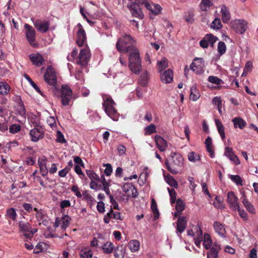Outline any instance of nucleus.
I'll list each match as a JSON object with an SVG mask.
<instances>
[{"instance_id": "f257e3e1", "label": "nucleus", "mask_w": 258, "mask_h": 258, "mask_svg": "<svg viewBox=\"0 0 258 258\" xmlns=\"http://www.w3.org/2000/svg\"><path fill=\"white\" fill-rule=\"evenodd\" d=\"M134 39L132 37L125 34L120 38L116 43V48L119 52H130L129 67L135 74L140 73L142 68L141 59L139 51L133 45Z\"/></svg>"}, {"instance_id": "f03ea898", "label": "nucleus", "mask_w": 258, "mask_h": 258, "mask_svg": "<svg viewBox=\"0 0 258 258\" xmlns=\"http://www.w3.org/2000/svg\"><path fill=\"white\" fill-rule=\"evenodd\" d=\"M45 81L52 87V91L55 95L60 93V97L63 106L69 105V103L72 99L73 92L71 88L67 84L61 86L59 91L57 87V77L55 71L50 66H49L44 75Z\"/></svg>"}, {"instance_id": "7ed1b4c3", "label": "nucleus", "mask_w": 258, "mask_h": 258, "mask_svg": "<svg viewBox=\"0 0 258 258\" xmlns=\"http://www.w3.org/2000/svg\"><path fill=\"white\" fill-rule=\"evenodd\" d=\"M165 163L167 169L171 173L176 174L178 173L183 165V158L181 154L172 152L170 157L165 160Z\"/></svg>"}, {"instance_id": "20e7f679", "label": "nucleus", "mask_w": 258, "mask_h": 258, "mask_svg": "<svg viewBox=\"0 0 258 258\" xmlns=\"http://www.w3.org/2000/svg\"><path fill=\"white\" fill-rule=\"evenodd\" d=\"M103 107L105 113L114 121H117L119 119V113L115 109L116 104L111 97L108 95L103 96Z\"/></svg>"}, {"instance_id": "39448f33", "label": "nucleus", "mask_w": 258, "mask_h": 258, "mask_svg": "<svg viewBox=\"0 0 258 258\" xmlns=\"http://www.w3.org/2000/svg\"><path fill=\"white\" fill-rule=\"evenodd\" d=\"M25 36L29 43L33 47H37L38 44L36 42V31L34 28L28 24H25Z\"/></svg>"}, {"instance_id": "423d86ee", "label": "nucleus", "mask_w": 258, "mask_h": 258, "mask_svg": "<svg viewBox=\"0 0 258 258\" xmlns=\"http://www.w3.org/2000/svg\"><path fill=\"white\" fill-rule=\"evenodd\" d=\"M110 179H106L104 175H101V177L98 176V188H102L105 193L109 196L110 201L111 204L116 202L113 197L110 194V190L109 188V186H110Z\"/></svg>"}, {"instance_id": "0eeeda50", "label": "nucleus", "mask_w": 258, "mask_h": 258, "mask_svg": "<svg viewBox=\"0 0 258 258\" xmlns=\"http://www.w3.org/2000/svg\"><path fill=\"white\" fill-rule=\"evenodd\" d=\"M20 232L27 238H31L37 231L36 228H32L31 224L27 222L20 221L19 223Z\"/></svg>"}, {"instance_id": "6e6552de", "label": "nucleus", "mask_w": 258, "mask_h": 258, "mask_svg": "<svg viewBox=\"0 0 258 258\" xmlns=\"http://www.w3.org/2000/svg\"><path fill=\"white\" fill-rule=\"evenodd\" d=\"M205 63L203 58H195L190 66V69L196 74L201 75L204 73Z\"/></svg>"}, {"instance_id": "1a4fd4ad", "label": "nucleus", "mask_w": 258, "mask_h": 258, "mask_svg": "<svg viewBox=\"0 0 258 258\" xmlns=\"http://www.w3.org/2000/svg\"><path fill=\"white\" fill-rule=\"evenodd\" d=\"M218 37L210 33L206 34L204 38L200 42V46L204 48H207L210 45L211 47L214 46V43L217 41Z\"/></svg>"}, {"instance_id": "9d476101", "label": "nucleus", "mask_w": 258, "mask_h": 258, "mask_svg": "<svg viewBox=\"0 0 258 258\" xmlns=\"http://www.w3.org/2000/svg\"><path fill=\"white\" fill-rule=\"evenodd\" d=\"M33 23L34 27L39 32L45 33L49 30L50 22L48 21L37 19L33 21Z\"/></svg>"}, {"instance_id": "9b49d317", "label": "nucleus", "mask_w": 258, "mask_h": 258, "mask_svg": "<svg viewBox=\"0 0 258 258\" xmlns=\"http://www.w3.org/2000/svg\"><path fill=\"white\" fill-rule=\"evenodd\" d=\"M238 200L234 192L230 191L227 193V202L229 204V208L233 211H236V209L239 206Z\"/></svg>"}, {"instance_id": "f8f14e48", "label": "nucleus", "mask_w": 258, "mask_h": 258, "mask_svg": "<svg viewBox=\"0 0 258 258\" xmlns=\"http://www.w3.org/2000/svg\"><path fill=\"white\" fill-rule=\"evenodd\" d=\"M29 134L31 141L36 142L44 137V132L41 126H38L30 130Z\"/></svg>"}, {"instance_id": "ddd939ff", "label": "nucleus", "mask_w": 258, "mask_h": 258, "mask_svg": "<svg viewBox=\"0 0 258 258\" xmlns=\"http://www.w3.org/2000/svg\"><path fill=\"white\" fill-rule=\"evenodd\" d=\"M232 27L237 33L242 34L247 28V22L243 20H236L233 22Z\"/></svg>"}, {"instance_id": "4468645a", "label": "nucleus", "mask_w": 258, "mask_h": 258, "mask_svg": "<svg viewBox=\"0 0 258 258\" xmlns=\"http://www.w3.org/2000/svg\"><path fill=\"white\" fill-rule=\"evenodd\" d=\"M89 59V53L88 50L87 49H82L77 58L76 62L82 66H85L87 63Z\"/></svg>"}, {"instance_id": "2eb2a0df", "label": "nucleus", "mask_w": 258, "mask_h": 258, "mask_svg": "<svg viewBox=\"0 0 258 258\" xmlns=\"http://www.w3.org/2000/svg\"><path fill=\"white\" fill-rule=\"evenodd\" d=\"M123 190L127 195V197L136 198L138 196L137 189L135 185L130 183H126L123 186Z\"/></svg>"}, {"instance_id": "dca6fc26", "label": "nucleus", "mask_w": 258, "mask_h": 258, "mask_svg": "<svg viewBox=\"0 0 258 258\" xmlns=\"http://www.w3.org/2000/svg\"><path fill=\"white\" fill-rule=\"evenodd\" d=\"M130 8V12L132 15L135 17L142 19L144 17V14L140 8V6L136 4H131L130 6H128Z\"/></svg>"}, {"instance_id": "f3484780", "label": "nucleus", "mask_w": 258, "mask_h": 258, "mask_svg": "<svg viewBox=\"0 0 258 258\" xmlns=\"http://www.w3.org/2000/svg\"><path fill=\"white\" fill-rule=\"evenodd\" d=\"M29 57L33 64L37 67L41 66L44 61L42 56L39 53L32 54Z\"/></svg>"}, {"instance_id": "a211bd4d", "label": "nucleus", "mask_w": 258, "mask_h": 258, "mask_svg": "<svg viewBox=\"0 0 258 258\" xmlns=\"http://www.w3.org/2000/svg\"><path fill=\"white\" fill-rule=\"evenodd\" d=\"M213 227L215 232L221 237L224 238L226 237V231L224 224L216 221L213 224Z\"/></svg>"}, {"instance_id": "6ab92c4d", "label": "nucleus", "mask_w": 258, "mask_h": 258, "mask_svg": "<svg viewBox=\"0 0 258 258\" xmlns=\"http://www.w3.org/2000/svg\"><path fill=\"white\" fill-rule=\"evenodd\" d=\"M155 142L158 148L161 152H164L166 150L167 147V143L165 140L159 135L155 136Z\"/></svg>"}, {"instance_id": "aec40b11", "label": "nucleus", "mask_w": 258, "mask_h": 258, "mask_svg": "<svg viewBox=\"0 0 258 258\" xmlns=\"http://www.w3.org/2000/svg\"><path fill=\"white\" fill-rule=\"evenodd\" d=\"M161 81L162 83L168 84L173 80V72L171 69H168L160 75Z\"/></svg>"}, {"instance_id": "412c9836", "label": "nucleus", "mask_w": 258, "mask_h": 258, "mask_svg": "<svg viewBox=\"0 0 258 258\" xmlns=\"http://www.w3.org/2000/svg\"><path fill=\"white\" fill-rule=\"evenodd\" d=\"M126 246L120 244L114 248V256L115 258H123L125 253Z\"/></svg>"}, {"instance_id": "4be33fe9", "label": "nucleus", "mask_w": 258, "mask_h": 258, "mask_svg": "<svg viewBox=\"0 0 258 258\" xmlns=\"http://www.w3.org/2000/svg\"><path fill=\"white\" fill-rule=\"evenodd\" d=\"M187 221L184 216L179 217L177 221V231L180 233L184 231L186 227Z\"/></svg>"}, {"instance_id": "5701e85b", "label": "nucleus", "mask_w": 258, "mask_h": 258, "mask_svg": "<svg viewBox=\"0 0 258 258\" xmlns=\"http://www.w3.org/2000/svg\"><path fill=\"white\" fill-rule=\"evenodd\" d=\"M86 35L84 30H81L77 32V39L76 43L78 46L82 47L86 42Z\"/></svg>"}, {"instance_id": "b1692460", "label": "nucleus", "mask_w": 258, "mask_h": 258, "mask_svg": "<svg viewBox=\"0 0 258 258\" xmlns=\"http://www.w3.org/2000/svg\"><path fill=\"white\" fill-rule=\"evenodd\" d=\"M87 174L91 180L90 187L93 189H97V174L92 170H87Z\"/></svg>"}, {"instance_id": "393cba45", "label": "nucleus", "mask_w": 258, "mask_h": 258, "mask_svg": "<svg viewBox=\"0 0 258 258\" xmlns=\"http://www.w3.org/2000/svg\"><path fill=\"white\" fill-rule=\"evenodd\" d=\"M222 20L223 23H227L230 19V14L228 9L224 5L222 6L221 9Z\"/></svg>"}, {"instance_id": "a878e982", "label": "nucleus", "mask_w": 258, "mask_h": 258, "mask_svg": "<svg viewBox=\"0 0 258 258\" xmlns=\"http://www.w3.org/2000/svg\"><path fill=\"white\" fill-rule=\"evenodd\" d=\"M220 249V245L214 244L207 253V258H217L219 250Z\"/></svg>"}, {"instance_id": "bb28decb", "label": "nucleus", "mask_w": 258, "mask_h": 258, "mask_svg": "<svg viewBox=\"0 0 258 258\" xmlns=\"http://www.w3.org/2000/svg\"><path fill=\"white\" fill-rule=\"evenodd\" d=\"M235 128L239 127L242 130L246 126V121L240 117H235L232 119Z\"/></svg>"}, {"instance_id": "cd10ccee", "label": "nucleus", "mask_w": 258, "mask_h": 258, "mask_svg": "<svg viewBox=\"0 0 258 258\" xmlns=\"http://www.w3.org/2000/svg\"><path fill=\"white\" fill-rule=\"evenodd\" d=\"M82 195L84 197V199L86 201L90 208H92V206L94 205L95 202H96L94 199L89 193L88 190L83 191Z\"/></svg>"}, {"instance_id": "c85d7f7f", "label": "nucleus", "mask_w": 258, "mask_h": 258, "mask_svg": "<svg viewBox=\"0 0 258 258\" xmlns=\"http://www.w3.org/2000/svg\"><path fill=\"white\" fill-rule=\"evenodd\" d=\"M203 246L206 249L211 248L212 245V240L209 234L205 233L203 238Z\"/></svg>"}, {"instance_id": "c756f323", "label": "nucleus", "mask_w": 258, "mask_h": 258, "mask_svg": "<svg viewBox=\"0 0 258 258\" xmlns=\"http://www.w3.org/2000/svg\"><path fill=\"white\" fill-rule=\"evenodd\" d=\"M101 248L104 253L109 254L113 251L114 245L111 242H106L101 246Z\"/></svg>"}, {"instance_id": "7c9ffc66", "label": "nucleus", "mask_w": 258, "mask_h": 258, "mask_svg": "<svg viewBox=\"0 0 258 258\" xmlns=\"http://www.w3.org/2000/svg\"><path fill=\"white\" fill-rule=\"evenodd\" d=\"M151 208L154 214V220H156L159 217V212L158 209L157 204L154 199L151 200Z\"/></svg>"}, {"instance_id": "2f4dec72", "label": "nucleus", "mask_w": 258, "mask_h": 258, "mask_svg": "<svg viewBox=\"0 0 258 258\" xmlns=\"http://www.w3.org/2000/svg\"><path fill=\"white\" fill-rule=\"evenodd\" d=\"M46 161L45 159H41L40 161V159H38V165L40 167V172L42 176H45L48 173V170L47 168L46 164L45 163H43Z\"/></svg>"}, {"instance_id": "473e14b6", "label": "nucleus", "mask_w": 258, "mask_h": 258, "mask_svg": "<svg viewBox=\"0 0 258 258\" xmlns=\"http://www.w3.org/2000/svg\"><path fill=\"white\" fill-rule=\"evenodd\" d=\"M128 246L132 252H136L139 249L140 243L137 240H132L128 243Z\"/></svg>"}, {"instance_id": "72a5a7b5", "label": "nucleus", "mask_w": 258, "mask_h": 258, "mask_svg": "<svg viewBox=\"0 0 258 258\" xmlns=\"http://www.w3.org/2000/svg\"><path fill=\"white\" fill-rule=\"evenodd\" d=\"M10 85L5 82H0V94H8L10 91Z\"/></svg>"}, {"instance_id": "f704fd0d", "label": "nucleus", "mask_w": 258, "mask_h": 258, "mask_svg": "<svg viewBox=\"0 0 258 258\" xmlns=\"http://www.w3.org/2000/svg\"><path fill=\"white\" fill-rule=\"evenodd\" d=\"M215 123L218 129V133L220 134L221 139L223 140L225 138L224 127L222 122L219 119L215 120Z\"/></svg>"}, {"instance_id": "c9c22d12", "label": "nucleus", "mask_w": 258, "mask_h": 258, "mask_svg": "<svg viewBox=\"0 0 258 258\" xmlns=\"http://www.w3.org/2000/svg\"><path fill=\"white\" fill-rule=\"evenodd\" d=\"M80 256L81 258H92L93 252L89 248L85 247L80 251Z\"/></svg>"}, {"instance_id": "e433bc0d", "label": "nucleus", "mask_w": 258, "mask_h": 258, "mask_svg": "<svg viewBox=\"0 0 258 258\" xmlns=\"http://www.w3.org/2000/svg\"><path fill=\"white\" fill-rule=\"evenodd\" d=\"M6 216L8 219L15 221L17 216L16 210L13 208L7 209L6 211Z\"/></svg>"}, {"instance_id": "4c0bfd02", "label": "nucleus", "mask_w": 258, "mask_h": 258, "mask_svg": "<svg viewBox=\"0 0 258 258\" xmlns=\"http://www.w3.org/2000/svg\"><path fill=\"white\" fill-rule=\"evenodd\" d=\"M200 97V93L197 91L196 86H192L190 88V99L193 101H196Z\"/></svg>"}, {"instance_id": "58836bf2", "label": "nucleus", "mask_w": 258, "mask_h": 258, "mask_svg": "<svg viewBox=\"0 0 258 258\" xmlns=\"http://www.w3.org/2000/svg\"><path fill=\"white\" fill-rule=\"evenodd\" d=\"M139 83L142 87H145L147 85L148 75L147 72H145L141 74L139 80Z\"/></svg>"}, {"instance_id": "ea45409f", "label": "nucleus", "mask_w": 258, "mask_h": 258, "mask_svg": "<svg viewBox=\"0 0 258 258\" xmlns=\"http://www.w3.org/2000/svg\"><path fill=\"white\" fill-rule=\"evenodd\" d=\"M71 218L68 215H64L61 219L62 224L61 225V228L62 230H65L70 225V221Z\"/></svg>"}, {"instance_id": "a19ab883", "label": "nucleus", "mask_w": 258, "mask_h": 258, "mask_svg": "<svg viewBox=\"0 0 258 258\" xmlns=\"http://www.w3.org/2000/svg\"><path fill=\"white\" fill-rule=\"evenodd\" d=\"M194 13L191 11H189L187 12L184 16H183V18L185 20V21L188 23L192 24L194 21Z\"/></svg>"}, {"instance_id": "79ce46f5", "label": "nucleus", "mask_w": 258, "mask_h": 258, "mask_svg": "<svg viewBox=\"0 0 258 258\" xmlns=\"http://www.w3.org/2000/svg\"><path fill=\"white\" fill-rule=\"evenodd\" d=\"M217 50L219 54L221 56L225 53L226 51V45L223 41H220L218 44Z\"/></svg>"}, {"instance_id": "37998d69", "label": "nucleus", "mask_w": 258, "mask_h": 258, "mask_svg": "<svg viewBox=\"0 0 258 258\" xmlns=\"http://www.w3.org/2000/svg\"><path fill=\"white\" fill-rule=\"evenodd\" d=\"M211 5L210 0H202L200 4V7L202 11H207Z\"/></svg>"}, {"instance_id": "c03bdc74", "label": "nucleus", "mask_w": 258, "mask_h": 258, "mask_svg": "<svg viewBox=\"0 0 258 258\" xmlns=\"http://www.w3.org/2000/svg\"><path fill=\"white\" fill-rule=\"evenodd\" d=\"M156 133V127L155 124L151 123L145 128V135H151L152 134Z\"/></svg>"}, {"instance_id": "a18cd8bd", "label": "nucleus", "mask_w": 258, "mask_h": 258, "mask_svg": "<svg viewBox=\"0 0 258 258\" xmlns=\"http://www.w3.org/2000/svg\"><path fill=\"white\" fill-rule=\"evenodd\" d=\"M213 205L218 209H223L224 208V205L223 201L217 196H216L215 198V201L214 202Z\"/></svg>"}, {"instance_id": "49530a36", "label": "nucleus", "mask_w": 258, "mask_h": 258, "mask_svg": "<svg viewBox=\"0 0 258 258\" xmlns=\"http://www.w3.org/2000/svg\"><path fill=\"white\" fill-rule=\"evenodd\" d=\"M243 204L248 212L251 214H254L255 213L253 206L248 201V200H245L243 202Z\"/></svg>"}, {"instance_id": "de8ad7c7", "label": "nucleus", "mask_w": 258, "mask_h": 258, "mask_svg": "<svg viewBox=\"0 0 258 258\" xmlns=\"http://www.w3.org/2000/svg\"><path fill=\"white\" fill-rule=\"evenodd\" d=\"M188 159L193 162L200 160V157L198 154L194 152H190L188 154Z\"/></svg>"}, {"instance_id": "09e8293b", "label": "nucleus", "mask_w": 258, "mask_h": 258, "mask_svg": "<svg viewBox=\"0 0 258 258\" xmlns=\"http://www.w3.org/2000/svg\"><path fill=\"white\" fill-rule=\"evenodd\" d=\"M229 177L237 185H242V180L241 177L238 175H229Z\"/></svg>"}, {"instance_id": "8fccbe9b", "label": "nucleus", "mask_w": 258, "mask_h": 258, "mask_svg": "<svg viewBox=\"0 0 258 258\" xmlns=\"http://www.w3.org/2000/svg\"><path fill=\"white\" fill-rule=\"evenodd\" d=\"M157 67L159 71L161 72L168 67V61L165 58L163 59L161 61L158 62Z\"/></svg>"}, {"instance_id": "3c124183", "label": "nucleus", "mask_w": 258, "mask_h": 258, "mask_svg": "<svg viewBox=\"0 0 258 258\" xmlns=\"http://www.w3.org/2000/svg\"><path fill=\"white\" fill-rule=\"evenodd\" d=\"M208 80L209 82L216 85H221L224 83L222 80L214 76H210L208 77Z\"/></svg>"}, {"instance_id": "603ef678", "label": "nucleus", "mask_w": 258, "mask_h": 258, "mask_svg": "<svg viewBox=\"0 0 258 258\" xmlns=\"http://www.w3.org/2000/svg\"><path fill=\"white\" fill-rule=\"evenodd\" d=\"M176 210L178 212H181L185 209V204L181 199H178L176 202Z\"/></svg>"}, {"instance_id": "864d4df0", "label": "nucleus", "mask_w": 258, "mask_h": 258, "mask_svg": "<svg viewBox=\"0 0 258 258\" xmlns=\"http://www.w3.org/2000/svg\"><path fill=\"white\" fill-rule=\"evenodd\" d=\"M168 190L170 197V203L172 205L176 202V192L173 188L170 189L168 188Z\"/></svg>"}, {"instance_id": "5fc2aeb1", "label": "nucleus", "mask_w": 258, "mask_h": 258, "mask_svg": "<svg viewBox=\"0 0 258 258\" xmlns=\"http://www.w3.org/2000/svg\"><path fill=\"white\" fill-rule=\"evenodd\" d=\"M195 229H196V230H197L196 231L197 236L194 238V239H197V240H199L200 241H202L204 237H203V231L202 230L201 228L199 226H196Z\"/></svg>"}, {"instance_id": "6e6d98bb", "label": "nucleus", "mask_w": 258, "mask_h": 258, "mask_svg": "<svg viewBox=\"0 0 258 258\" xmlns=\"http://www.w3.org/2000/svg\"><path fill=\"white\" fill-rule=\"evenodd\" d=\"M220 19L216 18L212 23L211 27L215 29H219L222 27Z\"/></svg>"}, {"instance_id": "4d7b16f0", "label": "nucleus", "mask_w": 258, "mask_h": 258, "mask_svg": "<svg viewBox=\"0 0 258 258\" xmlns=\"http://www.w3.org/2000/svg\"><path fill=\"white\" fill-rule=\"evenodd\" d=\"M25 78L28 81L33 88L38 93H41V90L40 88L37 86V85L33 81V80L31 79V78L28 75H25Z\"/></svg>"}, {"instance_id": "13d9d810", "label": "nucleus", "mask_w": 258, "mask_h": 258, "mask_svg": "<svg viewBox=\"0 0 258 258\" xmlns=\"http://www.w3.org/2000/svg\"><path fill=\"white\" fill-rule=\"evenodd\" d=\"M17 110L21 116L22 117H25L26 115V109L23 103L20 104L17 109Z\"/></svg>"}, {"instance_id": "bf43d9fd", "label": "nucleus", "mask_w": 258, "mask_h": 258, "mask_svg": "<svg viewBox=\"0 0 258 258\" xmlns=\"http://www.w3.org/2000/svg\"><path fill=\"white\" fill-rule=\"evenodd\" d=\"M103 166L105 167L104 170V173L107 176H110L112 172V168L110 164L106 163L104 164Z\"/></svg>"}, {"instance_id": "052dcab7", "label": "nucleus", "mask_w": 258, "mask_h": 258, "mask_svg": "<svg viewBox=\"0 0 258 258\" xmlns=\"http://www.w3.org/2000/svg\"><path fill=\"white\" fill-rule=\"evenodd\" d=\"M236 211L238 212L240 217L242 218L244 221H246L248 219V215L247 213L244 210L240 208L239 206L238 208L236 209Z\"/></svg>"}, {"instance_id": "680f3d73", "label": "nucleus", "mask_w": 258, "mask_h": 258, "mask_svg": "<svg viewBox=\"0 0 258 258\" xmlns=\"http://www.w3.org/2000/svg\"><path fill=\"white\" fill-rule=\"evenodd\" d=\"M20 125L17 124H12L10 127V132L12 134L18 133L21 130Z\"/></svg>"}, {"instance_id": "e2e57ef3", "label": "nucleus", "mask_w": 258, "mask_h": 258, "mask_svg": "<svg viewBox=\"0 0 258 258\" xmlns=\"http://www.w3.org/2000/svg\"><path fill=\"white\" fill-rule=\"evenodd\" d=\"M57 139L56 141L60 143H65L67 141L64 139V136L62 133L60 131H57L56 133Z\"/></svg>"}, {"instance_id": "0e129e2a", "label": "nucleus", "mask_w": 258, "mask_h": 258, "mask_svg": "<svg viewBox=\"0 0 258 258\" xmlns=\"http://www.w3.org/2000/svg\"><path fill=\"white\" fill-rule=\"evenodd\" d=\"M47 123L51 128L55 127L56 126L55 119L53 116H49L47 119Z\"/></svg>"}, {"instance_id": "69168bd1", "label": "nucleus", "mask_w": 258, "mask_h": 258, "mask_svg": "<svg viewBox=\"0 0 258 258\" xmlns=\"http://www.w3.org/2000/svg\"><path fill=\"white\" fill-rule=\"evenodd\" d=\"M79 189V187L77 185H74L71 187V190L75 193V195L78 198H81L83 195L81 194Z\"/></svg>"}, {"instance_id": "338daca9", "label": "nucleus", "mask_w": 258, "mask_h": 258, "mask_svg": "<svg viewBox=\"0 0 258 258\" xmlns=\"http://www.w3.org/2000/svg\"><path fill=\"white\" fill-rule=\"evenodd\" d=\"M161 9L162 8L160 5L158 4H153V8L151 12L157 15L160 13Z\"/></svg>"}, {"instance_id": "774afa93", "label": "nucleus", "mask_w": 258, "mask_h": 258, "mask_svg": "<svg viewBox=\"0 0 258 258\" xmlns=\"http://www.w3.org/2000/svg\"><path fill=\"white\" fill-rule=\"evenodd\" d=\"M78 54V49L77 48H74L72 52H71V54L70 56H68L67 58L69 61H72L73 60L77 57Z\"/></svg>"}]
</instances>
